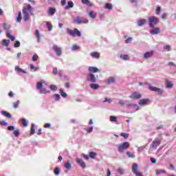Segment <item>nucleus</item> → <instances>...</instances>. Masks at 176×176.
<instances>
[{
    "label": "nucleus",
    "instance_id": "40",
    "mask_svg": "<svg viewBox=\"0 0 176 176\" xmlns=\"http://www.w3.org/2000/svg\"><path fill=\"white\" fill-rule=\"evenodd\" d=\"M96 156H97L96 153H94L93 151L89 153V157H91V159H96Z\"/></svg>",
    "mask_w": 176,
    "mask_h": 176
},
{
    "label": "nucleus",
    "instance_id": "26",
    "mask_svg": "<svg viewBox=\"0 0 176 176\" xmlns=\"http://www.w3.org/2000/svg\"><path fill=\"white\" fill-rule=\"evenodd\" d=\"M70 8H74V2L72 1H68L67 6H65V9L68 10Z\"/></svg>",
    "mask_w": 176,
    "mask_h": 176
},
{
    "label": "nucleus",
    "instance_id": "47",
    "mask_svg": "<svg viewBox=\"0 0 176 176\" xmlns=\"http://www.w3.org/2000/svg\"><path fill=\"white\" fill-rule=\"evenodd\" d=\"M111 122H118V118L116 116H110Z\"/></svg>",
    "mask_w": 176,
    "mask_h": 176
},
{
    "label": "nucleus",
    "instance_id": "42",
    "mask_svg": "<svg viewBox=\"0 0 176 176\" xmlns=\"http://www.w3.org/2000/svg\"><path fill=\"white\" fill-rule=\"evenodd\" d=\"M21 122L25 127H27V126H28V122H27V120H25V118H22Z\"/></svg>",
    "mask_w": 176,
    "mask_h": 176
},
{
    "label": "nucleus",
    "instance_id": "55",
    "mask_svg": "<svg viewBox=\"0 0 176 176\" xmlns=\"http://www.w3.org/2000/svg\"><path fill=\"white\" fill-rule=\"evenodd\" d=\"M38 58V56L36 55V54H34L32 58V60L33 61H36Z\"/></svg>",
    "mask_w": 176,
    "mask_h": 176
},
{
    "label": "nucleus",
    "instance_id": "46",
    "mask_svg": "<svg viewBox=\"0 0 176 176\" xmlns=\"http://www.w3.org/2000/svg\"><path fill=\"white\" fill-rule=\"evenodd\" d=\"M164 50H167V52H170L171 51V47L170 45H166L164 46Z\"/></svg>",
    "mask_w": 176,
    "mask_h": 176
},
{
    "label": "nucleus",
    "instance_id": "58",
    "mask_svg": "<svg viewBox=\"0 0 176 176\" xmlns=\"http://www.w3.org/2000/svg\"><path fill=\"white\" fill-rule=\"evenodd\" d=\"M30 69H34V72L38 71V67H35V66L34 65H30Z\"/></svg>",
    "mask_w": 176,
    "mask_h": 176
},
{
    "label": "nucleus",
    "instance_id": "29",
    "mask_svg": "<svg viewBox=\"0 0 176 176\" xmlns=\"http://www.w3.org/2000/svg\"><path fill=\"white\" fill-rule=\"evenodd\" d=\"M126 108H128V109H131L133 108L138 107L137 104H126Z\"/></svg>",
    "mask_w": 176,
    "mask_h": 176
},
{
    "label": "nucleus",
    "instance_id": "21",
    "mask_svg": "<svg viewBox=\"0 0 176 176\" xmlns=\"http://www.w3.org/2000/svg\"><path fill=\"white\" fill-rule=\"evenodd\" d=\"M54 13H56V8H49L48 9V14H50V16H53L54 14Z\"/></svg>",
    "mask_w": 176,
    "mask_h": 176
},
{
    "label": "nucleus",
    "instance_id": "50",
    "mask_svg": "<svg viewBox=\"0 0 176 176\" xmlns=\"http://www.w3.org/2000/svg\"><path fill=\"white\" fill-rule=\"evenodd\" d=\"M54 98L55 101H58V100H60V94H55L54 95Z\"/></svg>",
    "mask_w": 176,
    "mask_h": 176
},
{
    "label": "nucleus",
    "instance_id": "41",
    "mask_svg": "<svg viewBox=\"0 0 176 176\" xmlns=\"http://www.w3.org/2000/svg\"><path fill=\"white\" fill-rule=\"evenodd\" d=\"M54 174L55 175H60V168L58 167H56L54 170Z\"/></svg>",
    "mask_w": 176,
    "mask_h": 176
},
{
    "label": "nucleus",
    "instance_id": "3",
    "mask_svg": "<svg viewBox=\"0 0 176 176\" xmlns=\"http://www.w3.org/2000/svg\"><path fill=\"white\" fill-rule=\"evenodd\" d=\"M43 85H45V82H37L36 87L38 90H40V94H46L50 93V91H47L45 88H42L43 87Z\"/></svg>",
    "mask_w": 176,
    "mask_h": 176
},
{
    "label": "nucleus",
    "instance_id": "33",
    "mask_svg": "<svg viewBox=\"0 0 176 176\" xmlns=\"http://www.w3.org/2000/svg\"><path fill=\"white\" fill-rule=\"evenodd\" d=\"M59 93L60 94V96H62V97H63V98H67V93L64 92V90L60 89V91H59Z\"/></svg>",
    "mask_w": 176,
    "mask_h": 176
},
{
    "label": "nucleus",
    "instance_id": "5",
    "mask_svg": "<svg viewBox=\"0 0 176 176\" xmlns=\"http://www.w3.org/2000/svg\"><path fill=\"white\" fill-rule=\"evenodd\" d=\"M158 19L156 16H151L148 18V25L149 27L153 28L157 24Z\"/></svg>",
    "mask_w": 176,
    "mask_h": 176
},
{
    "label": "nucleus",
    "instance_id": "43",
    "mask_svg": "<svg viewBox=\"0 0 176 176\" xmlns=\"http://www.w3.org/2000/svg\"><path fill=\"white\" fill-rule=\"evenodd\" d=\"M120 57L124 61H127V60H129V55H120Z\"/></svg>",
    "mask_w": 176,
    "mask_h": 176
},
{
    "label": "nucleus",
    "instance_id": "36",
    "mask_svg": "<svg viewBox=\"0 0 176 176\" xmlns=\"http://www.w3.org/2000/svg\"><path fill=\"white\" fill-rule=\"evenodd\" d=\"M174 86V85L173 84L172 82L170 81H166V87L168 89H171L173 88V87Z\"/></svg>",
    "mask_w": 176,
    "mask_h": 176
},
{
    "label": "nucleus",
    "instance_id": "39",
    "mask_svg": "<svg viewBox=\"0 0 176 176\" xmlns=\"http://www.w3.org/2000/svg\"><path fill=\"white\" fill-rule=\"evenodd\" d=\"M19 105H20V100H17L16 102H14L13 103V108H14V109H16V108H19Z\"/></svg>",
    "mask_w": 176,
    "mask_h": 176
},
{
    "label": "nucleus",
    "instance_id": "22",
    "mask_svg": "<svg viewBox=\"0 0 176 176\" xmlns=\"http://www.w3.org/2000/svg\"><path fill=\"white\" fill-rule=\"evenodd\" d=\"M88 14L91 19H96V16H97V12L94 11H90Z\"/></svg>",
    "mask_w": 176,
    "mask_h": 176
},
{
    "label": "nucleus",
    "instance_id": "17",
    "mask_svg": "<svg viewBox=\"0 0 176 176\" xmlns=\"http://www.w3.org/2000/svg\"><path fill=\"white\" fill-rule=\"evenodd\" d=\"M107 85H111V83H115V77H109L105 80Z\"/></svg>",
    "mask_w": 176,
    "mask_h": 176
},
{
    "label": "nucleus",
    "instance_id": "27",
    "mask_svg": "<svg viewBox=\"0 0 176 176\" xmlns=\"http://www.w3.org/2000/svg\"><path fill=\"white\" fill-rule=\"evenodd\" d=\"M145 23H146V19H141L138 21V25L139 27H142V25H144V24H145Z\"/></svg>",
    "mask_w": 176,
    "mask_h": 176
},
{
    "label": "nucleus",
    "instance_id": "31",
    "mask_svg": "<svg viewBox=\"0 0 176 176\" xmlns=\"http://www.w3.org/2000/svg\"><path fill=\"white\" fill-rule=\"evenodd\" d=\"M82 3L87 5V6H91V3L89 0H81Z\"/></svg>",
    "mask_w": 176,
    "mask_h": 176
},
{
    "label": "nucleus",
    "instance_id": "62",
    "mask_svg": "<svg viewBox=\"0 0 176 176\" xmlns=\"http://www.w3.org/2000/svg\"><path fill=\"white\" fill-rule=\"evenodd\" d=\"M94 129V126H91L89 129H86V131H87V133H91L93 131V129Z\"/></svg>",
    "mask_w": 176,
    "mask_h": 176
},
{
    "label": "nucleus",
    "instance_id": "11",
    "mask_svg": "<svg viewBox=\"0 0 176 176\" xmlns=\"http://www.w3.org/2000/svg\"><path fill=\"white\" fill-rule=\"evenodd\" d=\"M141 97H142L141 94H140L138 92H133L130 96V98H131L132 100H138V99L141 98Z\"/></svg>",
    "mask_w": 176,
    "mask_h": 176
},
{
    "label": "nucleus",
    "instance_id": "64",
    "mask_svg": "<svg viewBox=\"0 0 176 176\" xmlns=\"http://www.w3.org/2000/svg\"><path fill=\"white\" fill-rule=\"evenodd\" d=\"M14 47H20V41H17L14 45Z\"/></svg>",
    "mask_w": 176,
    "mask_h": 176
},
{
    "label": "nucleus",
    "instance_id": "10",
    "mask_svg": "<svg viewBox=\"0 0 176 176\" xmlns=\"http://www.w3.org/2000/svg\"><path fill=\"white\" fill-rule=\"evenodd\" d=\"M76 162L82 168H86V164L83 162V160L77 157L76 158Z\"/></svg>",
    "mask_w": 176,
    "mask_h": 176
},
{
    "label": "nucleus",
    "instance_id": "52",
    "mask_svg": "<svg viewBox=\"0 0 176 176\" xmlns=\"http://www.w3.org/2000/svg\"><path fill=\"white\" fill-rule=\"evenodd\" d=\"M120 135L121 137H124L125 140H127V138H129V133H121Z\"/></svg>",
    "mask_w": 176,
    "mask_h": 176
},
{
    "label": "nucleus",
    "instance_id": "30",
    "mask_svg": "<svg viewBox=\"0 0 176 176\" xmlns=\"http://www.w3.org/2000/svg\"><path fill=\"white\" fill-rule=\"evenodd\" d=\"M7 36L9 38V39H11V41H14L16 39V37L14 36H12V33L10 32H8Z\"/></svg>",
    "mask_w": 176,
    "mask_h": 176
},
{
    "label": "nucleus",
    "instance_id": "14",
    "mask_svg": "<svg viewBox=\"0 0 176 176\" xmlns=\"http://www.w3.org/2000/svg\"><path fill=\"white\" fill-rule=\"evenodd\" d=\"M15 71L19 75H21V74H27L26 71L23 70V69L20 68L19 66L15 67Z\"/></svg>",
    "mask_w": 176,
    "mask_h": 176
},
{
    "label": "nucleus",
    "instance_id": "19",
    "mask_svg": "<svg viewBox=\"0 0 176 176\" xmlns=\"http://www.w3.org/2000/svg\"><path fill=\"white\" fill-rule=\"evenodd\" d=\"M89 87H91V89H92V90H98V89H100V85L94 82L89 85Z\"/></svg>",
    "mask_w": 176,
    "mask_h": 176
},
{
    "label": "nucleus",
    "instance_id": "38",
    "mask_svg": "<svg viewBox=\"0 0 176 176\" xmlns=\"http://www.w3.org/2000/svg\"><path fill=\"white\" fill-rule=\"evenodd\" d=\"M9 43H10V40H8V39L3 40V45L4 46H9Z\"/></svg>",
    "mask_w": 176,
    "mask_h": 176
},
{
    "label": "nucleus",
    "instance_id": "35",
    "mask_svg": "<svg viewBox=\"0 0 176 176\" xmlns=\"http://www.w3.org/2000/svg\"><path fill=\"white\" fill-rule=\"evenodd\" d=\"M113 8V7L112 4H111L109 3H107L105 5V9H108L109 10H112Z\"/></svg>",
    "mask_w": 176,
    "mask_h": 176
},
{
    "label": "nucleus",
    "instance_id": "56",
    "mask_svg": "<svg viewBox=\"0 0 176 176\" xmlns=\"http://www.w3.org/2000/svg\"><path fill=\"white\" fill-rule=\"evenodd\" d=\"M14 135H15V137H19V135H20L19 129H16L14 131Z\"/></svg>",
    "mask_w": 176,
    "mask_h": 176
},
{
    "label": "nucleus",
    "instance_id": "25",
    "mask_svg": "<svg viewBox=\"0 0 176 176\" xmlns=\"http://www.w3.org/2000/svg\"><path fill=\"white\" fill-rule=\"evenodd\" d=\"M35 35L37 38V43H39V42H41V32L39 30H36Z\"/></svg>",
    "mask_w": 176,
    "mask_h": 176
},
{
    "label": "nucleus",
    "instance_id": "48",
    "mask_svg": "<svg viewBox=\"0 0 176 176\" xmlns=\"http://www.w3.org/2000/svg\"><path fill=\"white\" fill-rule=\"evenodd\" d=\"M23 9L26 10V12H31L32 10V7L28 4L26 8H24Z\"/></svg>",
    "mask_w": 176,
    "mask_h": 176
},
{
    "label": "nucleus",
    "instance_id": "60",
    "mask_svg": "<svg viewBox=\"0 0 176 176\" xmlns=\"http://www.w3.org/2000/svg\"><path fill=\"white\" fill-rule=\"evenodd\" d=\"M3 27L4 30H9V28H10V26H9V25H8L6 23H3Z\"/></svg>",
    "mask_w": 176,
    "mask_h": 176
},
{
    "label": "nucleus",
    "instance_id": "4",
    "mask_svg": "<svg viewBox=\"0 0 176 176\" xmlns=\"http://www.w3.org/2000/svg\"><path fill=\"white\" fill-rule=\"evenodd\" d=\"M86 80L87 82H91V83H96L97 82V77L93 73H89L87 75Z\"/></svg>",
    "mask_w": 176,
    "mask_h": 176
},
{
    "label": "nucleus",
    "instance_id": "57",
    "mask_svg": "<svg viewBox=\"0 0 176 176\" xmlns=\"http://www.w3.org/2000/svg\"><path fill=\"white\" fill-rule=\"evenodd\" d=\"M52 73L54 74V75L58 74V71L57 70V67H54Z\"/></svg>",
    "mask_w": 176,
    "mask_h": 176
},
{
    "label": "nucleus",
    "instance_id": "34",
    "mask_svg": "<svg viewBox=\"0 0 176 176\" xmlns=\"http://www.w3.org/2000/svg\"><path fill=\"white\" fill-rule=\"evenodd\" d=\"M30 134L31 135L35 134V124H32V126L30 129Z\"/></svg>",
    "mask_w": 176,
    "mask_h": 176
},
{
    "label": "nucleus",
    "instance_id": "51",
    "mask_svg": "<svg viewBox=\"0 0 176 176\" xmlns=\"http://www.w3.org/2000/svg\"><path fill=\"white\" fill-rule=\"evenodd\" d=\"M46 25H47L49 31H52L53 30V26H52V25H50V23L49 22H46Z\"/></svg>",
    "mask_w": 176,
    "mask_h": 176
},
{
    "label": "nucleus",
    "instance_id": "45",
    "mask_svg": "<svg viewBox=\"0 0 176 176\" xmlns=\"http://www.w3.org/2000/svg\"><path fill=\"white\" fill-rule=\"evenodd\" d=\"M149 90H151V91H155V93L157 91V87H153V86H149L148 87Z\"/></svg>",
    "mask_w": 176,
    "mask_h": 176
},
{
    "label": "nucleus",
    "instance_id": "53",
    "mask_svg": "<svg viewBox=\"0 0 176 176\" xmlns=\"http://www.w3.org/2000/svg\"><path fill=\"white\" fill-rule=\"evenodd\" d=\"M50 89L54 91H56V90H57V86L52 85L50 87Z\"/></svg>",
    "mask_w": 176,
    "mask_h": 176
},
{
    "label": "nucleus",
    "instance_id": "23",
    "mask_svg": "<svg viewBox=\"0 0 176 176\" xmlns=\"http://www.w3.org/2000/svg\"><path fill=\"white\" fill-rule=\"evenodd\" d=\"M65 167L66 169L67 170H71L72 167V164H71V161H67L65 164Z\"/></svg>",
    "mask_w": 176,
    "mask_h": 176
},
{
    "label": "nucleus",
    "instance_id": "37",
    "mask_svg": "<svg viewBox=\"0 0 176 176\" xmlns=\"http://www.w3.org/2000/svg\"><path fill=\"white\" fill-rule=\"evenodd\" d=\"M16 23H21V12L18 13V16L16 17Z\"/></svg>",
    "mask_w": 176,
    "mask_h": 176
},
{
    "label": "nucleus",
    "instance_id": "2",
    "mask_svg": "<svg viewBox=\"0 0 176 176\" xmlns=\"http://www.w3.org/2000/svg\"><path fill=\"white\" fill-rule=\"evenodd\" d=\"M67 34H69V35H71V36H73L74 38H75V36H82V33L80 32V31H79V30L78 29H67Z\"/></svg>",
    "mask_w": 176,
    "mask_h": 176
},
{
    "label": "nucleus",
    "instance_id": "7",
    "mask_svg": "<svg viewBox=\"0 0 176 176\" xmlns=\"http://www.w3.org/2000/svg\"><path fill=\"white\" fill-rule=\"evenodd\" d=\"M138 168V164L137 163H134L132 166V172L133 173V174H135V175L136 176H144L141 173H138V171H137Z\"/></svg>",
    "mask_w": 176,
    "mask_h": 176
},
{
    "label": "nucleus",
    "instance_id": "12",
    "mask_svg": "<svg viewBox=\"0 0 176 176\" xmlns=\"http://www.w3.org/2000/svg\"><path fill=\"white\" fill-rule=\"evenodd\" d=\"M22 13L23 14V21L27 22L30 20V15L28 14V12H27L26 9H23Z\"/></svg>",
    "mask_w": 176,
    "mask_h": 176
},
{
    "label": "nucleus",
    "instance_id": "6",
    "mask_svg": "<svg viewBox=\"0 0 176 176\" xmlns=\"http://www.w3.org/2000/svg\"><path fill=\"white\" fill-rule=\"evenodd\" d=\"M74 21L75 23H77V24H87V23H89V21H87V19L79 16H77Z\"/></svg>",
    "mask_w": 176,
    "mask_h": 176
},
{
    "label": "nucleus",
    "instance_id": "16",
    "mask_svg": "<svg viewBox=\"0 0 176 176\" xmlns=\"http://www.w3.org/2000/svg\"><path fill=\"white\" fill-rule=\"evenodd\" d=\"M152 56H153V52H146V53H144L143 54V57L144 58H145L146 60L148 58H151V57H152Z\"/></svg>",
    "mask_w": 176,
    "mask_h": 176
},
{
    "label": "nucleus",
    "instance_id": "61",
    "mask_svg": "<svg viewBox=\"0 0 176 176\" xmlns=\"http://www.w3.org/2000/svg\"><path fill=\"white\" fill-rule=\"evenodd\" d=\"M164 91H163V89H160V88H158L157 89V92L156 93H158V94H163Z\"/></svg>",
    "mask_w": 176,
    "mask_h": 176
},
{
    "label": "nucleus",
    "instance_id": "44",
    "mask_svg": "<svg viewBox=\"0 0 176 176\" xmlns=\"http://www.w3.org/2000/svg\"><path fill=\"white\" fill-rule=\"evenodd\" d=\"M126 155L128 156V157H131V159H134V157H135V155L132 154L130 152H126Z\"/></svg>",
    "mask_w": 176,
    "mask_h": 176
},
{
    "label": "nucleus",
    "instance_id": "1",
    "mask_svg": "<svg viewBox=\"0 0 176 176\" xmlns=\"http://www.w3.org/2000/svg\"><path fill=\"white\" fill-rule=\"evenodd\" d=\"M130 148V143L129 142H124L122 144L118 146V152L123 153L126 149Z\"/></svg>",
    "mask_w": 176,
    "mask_h": 176
},
{
    "label": "nucleus",
    "instance_id": "15",
    "mask_svg": "<svg viewBox=\"0 0 176 176\" xmlns=\"http://www.w3.org/2000/svg\"><path fill=\"white\" fill-rule=\"evenodd\" d=\"M150 32L152 35H157V34H160V28H155Z\"/></svg>",
    "mask_w": 176,
    "mask_h": 176
},
{
    "label": "nucleus",
    "instance_id": "24",
    "mask_svg": "<svg viewBox=\"0 0 176 176\" xmlns=\"http://www.w3.org/2000/svg\"><path fill=\"white\" fill-rule=\"evenodd\" d=\"M1 115H3V116H6V118H8V119H10V118H12V114L8 113V111H1Z\"/></svg>",
    "mask_w": 176,
    "mask_h": 176
},
{
    "label": "nucleus",
    "instance_id": "63",
    "mask_svg": "<svg viewBox=\"0 0 176 176\" xmlns=\"http://www.w3.org/2000/svg\"><path fill=\"white\" fill-rule=\"evenodd\" d=\"M81 156H82V157H84V159H85V160H89L90 156L87 155H85V154H82Z\"/></svg>",
    "mask_w": 176,
    "mask_h": 176
},
{
    "label": "nucleus",
    "instance_id": "18",
    "mask_svg": "<svg viewBox=\"0 0 176 176\" xmlns=\"http://www.w3.org/2000/svg\"><path fill=\"white\" fill-rule=\"evenodd\" d=\"M90 56L92 57V58H100V53L97 52H91Z\"/></svg>",
    "mask_w": 176,
    "mask_h": 176
},
{
    "label": "nucleus",
    "instance_id": "8",
    "mask_svg": "<svg viewBox=\"0 0 176 176\" xmlns=\"http://www.w3.org/2000/svg\"><path fill=\"white\" fill-rule=\"evenodd\" d=\"M52 49L55 52L56 56H58V57H60V56H61L62 52H63L61 50V47H59L56 45H54L52 47Z\"/></svg>",
    "mask_w": 176,
    "mask_h": 176
},
{
    "label": "nucleus",
    "instance_id": "59",
    "mask_svg": "<svg viewBox=\"0 0 176 176\" xmlns=\"http://www.w3.org/2000/svg\"><path fill=\"white\" fill-rule=\"evenodd\" d=\"M103 102H108L109 104H111V102H112V99L106 98Z\"/></svg>",
    "mask_w": 176,
    "mask_h": 176
},
{
    "label": "nucleus",
    "instance_id": "20",
    "mask_svg": "<svg viewBox=\"0 0 176 176\" xmlns=\"http://www.w3.org/2000/svg\"><path fill=\"white\" fill-rule=\"evenodd\" d=\"M148 101H149V99H141L139 101V105H146V104H148Z\"/></svg>",
    "mask_w": 176,
    "mask_h": 176
},
{
    "label": "nucleus",
    "instance_id": "13",
    "mask_svg": "<svg viewBox=\"0 0 176 176\" xmlns=\"http://www.w3.org/2000/svg\"><path fill=\"white\" fill-rule=\"evenodd\" d=\"M159 145H160V140H154L151 145V148H152V149H156V148H157V146H159Z\"/></svg>",
    "mask_w": 176,
    "mask_h": 176
},
{
    "label": "nucleus",
    "instance_id": "54",
    "mask_svg": "<svg viewBox=\"0 0 176 176\" xmlns=\"http://www.w3.org/2000/svg\"><path fill=\"white\" fill-rule=\"evenodd\" d=\"M80 49V47L78 46L77 45H74L72 46V50L75 51V50H78Z\"/></svg>",
    "mask_w": 176,
    "mask_h": 176
},
{
    "label": "nucleus",
    "instance_id": "28",
    "mask_svg": "<svg viewBox=\"0 0 176 176\" xmlns=\"http://www.w3.org/2000/svg\"><path fill=\"white\" fill-rule=\"evenodd\" d=\"M155 173L157 175H160V174H166V170L163 169L156 170Z\"/></svg>",
    "mask_w": 176,
    "mask_h": 176
},
{
    "label": "nucleus",
    "instance_id": "49",
    "mask_svg": "<svg viewBox=\"0 0 176 176\" xmlns=\"http://www.w3.org/2000/svg\"><path fill=\"white\" fill-rule=\"evenodd\" d=\"M118 173H119V174H120V175H123V174H124V169L119 168L117 170Z\"/></svg>",
    "mask_w": 176,
    "mask_h": 176
},
{
    "label": "nucleus",
    "instance_id": "32",
    "mask_svg": "<svg viewBox=\"0 0 176 176\" xmlns=\"http://www.w3.org/2000/svg\"><path fill=\"white\" fill-rule=\"evenodd\" d=\"M168 65L169 67H171V69H173V71H175V69H176V65L174 64V63H173V62H169V63H168Z\"/></svg>",
    "mask_w": 176,
    "mask_h": 176
},
{
    "label": "nucleus",
    "instance_id": "9",
    "mask_svg": "<svg viewBox=\"0 0 176 176\" xmlns=\"http://www.w3.org/2000/svg\"><path fill=\"white\" fill-rule=\"evenodd\" d=\"M88 71L89 72V74H97L98 72H100V69L96 67H93V66H89L88 67Z\"/></svg>",
    "mask_w": 176,
    "mask_h": 176
}]
</instances>
